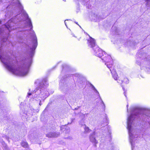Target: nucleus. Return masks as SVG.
<instances>
[{"mask_svg": "<svg viewBox=\"0 0 150 150\" xmlns=\"http://www.w3.org/2000/svg\"><path fill=\"white\" fill-rule=\"evenodd\" d=\"M10 5L6 7V17H10L12 15V10L18 9L21 11V15L18 14L16 16L15 20L17 18L18 21L25 20L26 28L28 29L21 31L18 33V34L27 35V39L25 43V50L29 55V58L26 59L25 63L21 66H18L17 62L13 59L6 54L3 49L2 44L0 43V59L6 68L10 71L21 76H25L28 73L29 68L32 63V57L33 56L35 50L38 45L37 38L34 30L30 19L28 14L23 10V7L19 0H12Z\"/></svg>", "mask_w": 150, "mask_h": 150, "instance_id": "obj_1", "label": "nucleus"}, {"mask_svg": "<svg viewBox=\"0 0 150 150\" xmlns=\"http://www.w3.org/2000/svg\"><path fill=\"white\" fill-rule=\"evenodd\" d=\"M136 117L144 121H149V119H150V110L138 107L134 108L132 110L130 115L128 117L127 128L128 130L129 142L131 144L132 150L134 147V141L135 138L132 133L133 132L132 125L133 120ZM148 123L150 127V121H149Z\"/></svg>", "mask_w": 150, "mask_h": 150, "instance_id": "obj_2", "label": "nucleus"}, {"mask_svg": "<svg viewBox=\"0 0 150 150\" xmlns=\"http://www.w3.org/2000/svg\"><path fill=\"white\" fill-rule=\"evenodd\" d=\"M35 83L37 84L38 87H37L31 93H28L27 96L32 95L33 98L38 99L40 100L39 105H41V99H44L47 98L49 96V93L46 88L48 83L47 79H45L42 80L37 79L35 82Z\"/></svg>", "mask_w": 150, "mask_h": 150, "instance_id": "obj_3", "label": "nucleus"}, {"mask_svg": "<svg viewBox=\"0 0 150 150\" xmlns=\"http://www.w3.org/2000/svg\"><path fill=\"white\" fill-rule=\"evenodd\" d=\"M14 22L15 20L13 18L9 20L4 25L5 27L4 30L0 27V37L3 42H5L7 40L9 32L15 29L13 27L15 25Z\"/></svg>", "mask_w": 150, "mask_h": 150, "instance_id": "obj_4", "label": "nucleus"}, {"mask_svg": "<svg viewBox=\"0 0 150 150\" xmlns=\"http://www.w3.org/2000/svg\"><path fill=\"white\" fill-rule=\"evenodd\" d=\"M88 44L89 47L93 48L95 55L100 58L104 56V52H105L96 45L95 41L93 38L90 37V40H88Z\"/></svg>", "mask_w": 150, "mask_h": 150, "instance_id": "obj_5", "label": "nucleus"}, {"mask_svg": "<svg viewBox=\"0 0 150 150\" xmlns=\"http://www.w3.org/2000/svg\"><path fill=\"white\" fill-rule=\"evenodd\" d=\"M104 56L100 58L103 62L105 63V64L109 69L111 68L113 65V61L111 56L107 54L105 52H104Z\"/></svg>", "mask_w": 150, "mask_h": 150, "instance_id": "obj_6", "label": "nucleus"}, {"mask_svg": "<svg viewBox=\"0 0 150 150\" xmlns=\"http://www.w3.org/2000/svg\"><path fill=\"white\" fill-rule=\"evenodd\" d=\"M95 134V132L91 134L89 137V139L90 141L93 144L94 146L96 147V144L98 143V142L96 139Z\"/></svg>", "mask_w": 150, "mask_h": 150, "instance_id": "obj_7", "label": "nucleus"}, {"mask_svg": "<svg viewBox=\"0 0 150 150\" xmlns=\"http://www.w3.org/2000/svg\"><path fill=\"white\" fill-rule=\"evenodd\" d=\"M60 135V133L57 132H50L46 134V136L49 138L57 137Z\"/></svg>", "mask_w": 150, "mask_h": 150, "instance_id": "obj_8", "label": "nucleus"}, {"mask_svg": "<svg viewBox=\"0 0 150 150\" xmlns=\"http://www.w3.org/2000/svg\"><path fill=\"white\" fill-rule=\"evenodd\" d=\"M91 86L93 89V90L94 91V92L96 93H97V95L99 96L101 101V103L103 105V108L104 109H105V104L103 101L102 100L100 95L99 94V93L98 91L96 90V88L94 87V86L92 84H91Z\"/></svg>", "mask_w": 150, "mask_h": 150, "instance_id": "obj_9", "label": "nucleus"}, {"mask_svg": "<svg viewBox=\"0 0 150 150\" xmlns=\"http://www.w3.org/2000/svg\"><path fill=\"white\" fill-rule=\"evenodd\" d=\"M110 70L111 71V72L112 74V77L115 80H117V78L118 77V75L117 73H116L115 70L114 69H112V68H110Z\"/></svg>", "mask_w": 150, "mask_h": 150, "instance_id": "obj_10", "label": "nucleus"}, {"mask_svg": "<svg viewBox=\"0 0 150 150\" xmlns=\"http://www.w3.org/2000/svg\"><path fill=\"white\" fill-rule=\"evenodd\" d=\"M22 146L24 148H27L28 146V144L27 142H23L21 143Z\"/></svg>", "mask_w": 150, "mask_h": 150, "instance_id": "obj_11", "label": "nucleus"}, {"mask_svg": "<svg viewBox=\"0 0 150 150\" xmlns=\"http://www.w3.org/2000/svg\"><path fill=\"white\" fill-rule=\"evenodd\" d=\"M84 133H87L89 132L90 130L89 129L88 127H86V126L85 125V127H84Z\"/></svg>", "mask_w": 150, "mask_h": 150, "instance_id": "obj_12", "label": "nucleus"}, {"mask_svg": "<svg viewBox=\"0 0 150 150\" xmlns=\"http://www.w3.org/2000/svg\"><path fill=\"white\" fill-rule=\"evenodd\" d=\"M122 83H129V80L127 78H124L123 80H122Z\"/></svg>", "mask_w": 150, "mask_h": 150, "instance_id": "obj_13", "label": "nucleus"}, {"mask_svg": "<svg viewBox=\"0 0 150 150\" xmlns=\"http://www.w3.org/2000/svg\"><path fill=\"white\" fill-rule=\"evenodd\" d=\"M105 129H106V131H108V132L110 134V128L108 126H106L105 127Z\"/></svg>", "mask_w": 150, "mask_h": 150, "instance_id": "obj_14", "label": "nucleus"}, {"mask_svg": "<svg viewBox=\"0 0 150 150\" xmlns=\"http://www.w3.org/2000/svg\"><path fill=\"white\" fill-rule=\"evenodd\" d=\"M146 4L148 7L150 6V0H146Z\"/></svg>", "mask_w": 150, "mask_h": 150, "instance_id": "obj_15", "label": "nucleus"}, {"mask_svg": "<svg viewBox=\"0 0 150 150\" xmlns=\"http://www.w3.org/2000/svg\"><path fill=\"white\" fill-rule=\"evenodd\" d=\"M137 55L138 56V57L140 58H142V57H141V53L140 52L137 54Z\"/></svg>", "mask_w": 150, "mask_h": 150, "instance_id": "obj_16", "label": "nucleus"}, {"mask_svg": "<svg viewBox=\"0 0 150 150\" xmlns=\"http://www.w3.org/2000/svg\"><path fill=\"white\" fill-rule=\"evenodd\" d=\"M136 63L138 65L141 64L140 62L139 61V60L138 59L137 60Z\"/></svg>", "mask_w": 150, "mask_h": 150, "instance_id": "obj_17", "label": "nucleus"}, {"mask_svg": "<svg viewBox=\"0 0 150 150\" xmlns=\"http://www.w3.org/2000/svg\"><path fill=\"white\" fill-rule=\"evenodd\" d=\"M122 88L123 89V90H124V95L126 97V91H125V89L123 87Z\"/></svg>", "mask_w": 150, "mask_h": 150, "instance_id": "obj_18", "label": "nucleus"}, {"mask_svg": "<svg viewBox=\"0 0 150 150\" xmlns=\"http://www.w3.org/2000/svg\"><path fill=\"white\" fill-rule=\"evenodd\" d=\"M75 76L77 77H79L80 76V75L79 74H76L74 75Z\"/></svg>", "mask_w": 150, "mask_h": 150, "instance_id": "obj_19", "label": "nucleus"}, {"mask_svg": "<svg viewBox=\"0 0 150 150\" xmlns=\"http://www.w3.org/2000/svg\"><path fill=\"white\" fill-rule=\"evenodd\" d=\"M5 138L8 140V141L9 142L8 137L6 136H5L4 137Z\"/></svg>", "mask_w": 150, "mask_h": 150, "instance_id": "obj_20", "label": "nucleus"}, {"mask_svg": "<svg viewBox=\"0 0 150 150\" xmlns=\"http://www.w3.org/2000/svg\"><path fill=\"white\" fill-rule=\"evenodd\" d=\"M2 144H3L4 146L5 147L6 146V144H5V142L4 141L2 142Z\"/></svg>", "mask_w": 150, "mask_h": 150, "instance_id": "obj_21", "label": "nucleus"}, {"mask_svg": "<svg viewBox=\"0 0 150 150\" xmlns=\"http://www.w3.org/2000/svg\"><path fill=\"white\" fill-rule=\"evenodd\" d=\"M75 120V118H71V122L70 123H71L72 122H73V121Z\"/></svg>", "mask_w": 150, "mask_h": 150, "instance_id": "obj_22", "label": "nucleus"}, {"mask_svg": "<svg viewBox=\"0 0 150 150\" xmlns=\"http://www.w3.org/2000/svg\"><path fill=\"white\" fill-rule=\"evenodd\" d=\"M66 66H67V65L66 64H64L63 66V69H65V67Z\"/></svg>", "mask_w": 150, "mask_h": 150, "instance_id": "obj_23", "label": "nucleus"}, {"mask_svg": "<svg viewBox=\"0 0 150 150\" xmlns=\"http://www.w3.org/2000/svg\"><path fill=\"white\" fill-rule=\"evenodd\" d=\"M66 20H65V21H64V23H65V25H66V26L67 27V24H66V23L65 22L66 21Z\"/></svg>", "mask_w": 150, "mask_h": 150, "instance_id": "obj_24", "label": "nucleus"}, {"mask_svg": "<svg viewBox=\"0 0 150 150\" xmlns=\"http://www.w3.org/2000/svg\"><path fill=\"white\" fill-rule=\"evenodd\" d=\"M19 38L20 39H22V36H20Z\"/></svg>", "mask_w": 150, "mask_h": 150, "instance_id": "obj_25", "label": "nucleus"}, {"mask_svg": "<svg viewBox=\"0 0 150 150\" xmlns=\"http://www.w3.org/2000/svg\"><path fill=\"white\" fill-rule=\"evenodd\" d=\"M115 28V27L114 26H112V29L113 30V29L114 28Z\"/></svg>", "mask_w": 150, "mask_h": 150, "instance_id": "obj_26", "label": "nucleus"}, {"mask_svg": "<svg viewBox=\"0 0 150 150\" xmlns=\"http://www.w3.org/2000/svg\"><path fill=\"white\" fill-rule=\"evenodd\" d=\"M1 22H2V21H1V20L0 19V24H1Z\"/></svg>", "mask_w": 150, "mask_h": 150, "instance_id": "obj_27", "label": "nucleus"}, {"mask_svg": "<svg viewBox=\"0 0 150 150\" xmlns=\"http://www.w3.org/2000/svg\"><path fill=\"white\" fill-rule=\"evenodd\" d=\"M69 129L68 130V132H70V129H69V128H68Z\"/></svg>", "mask_w": 150, "mask_h": 150, "instance_id": "obj_28", "label": "nucleus"}, {"mask_svg": "<svg viewBox=\"0 0 150 150\" xmlns=\"http://www.w3.org/2000/svg\"><path fill=\"white\" fill-rule=\"evenodd\" d=\"M18 42H22L21 41H19V40H18Z\"/></svg>", "mask_w": 150, "mask_h": 150, "instance_id": "obj_29", "label": "nucleus"}, {"mask_svg": "<svg viewBox=\"0 0 150 150\" xmlns=\"http://www.w3.org/2000/svg\"><path fill=\"white\" fill-rule=\"evenodd\" d=\"M75 23L76 24H77V25H79V24H78V23H77V22H75Z\"/></svg>", "mask_w": 150, "mask_h": 150, "instance_id": "obj_30", "label": "nucleus"}, {"mask_svg": "<svg viewBox=\"0 0 150 150\" xmlns=\"http://www.w3.org/2000/svg\"><path fill=\"white\" fill-rule=\"evenodd\" d=\"M22 103H21L20 104V107H21V105H22Z\"/></svg>", "mask_w": 150, "mask_h": 150, "instance_id": "obj_31", "label": "nucleus"}, {"mask_svg": "<svg viewBox=\"0 0 150 150\" xmlns=\"http://www.w3.org/2000/svg\"><path fill=\"white\" fill-rule=\"evenodd\" d=\"M128 105H127V108H128Z\"/></svg>", "mask_w": 150, "mask_h": 150, "instance_id": "obj_32", "label": "nucleus"}, {"mask_svg": "<svg viewBox=\"0 0 150 150\" xmlns=\"http://www.w3.org/2000/svg\"><path fill=\"white\" fill-rule=\"evenodd\" d=\"M63 1H65V0H63Z\"/></svg>", "mask_w": 150, "mask_h": 150, "instance_id": "obj_33", "label": "nucleus"}, {"mask_svg": "<svg viewBox=\"0 0 150 150\" xmlns=\"http://www.w3.org/2000/svg\"><path fill=\"white\" fill-rule=\"evenodd\" d=\"M63 1H65V0H63Z\"/></svg>", "mask_w": 150, "mask_h": 150, "instance_id": "obj_34", "label": "nucleus"}, {"mask_svg": "<svg viewBox=\"0 0 150 150\" xmlns=\"http://www.w3.org/2000/svg\"><path fill=\"white\" fill-rule=\"evenodd\" d=\"M63 1H65V0H63Z\"/></svg>", "mask_w": 150, "mask_h": 150, "instance_id": "obj_35", "label": "nucleus"}, {"mask_svg": "<svg viewBox=\"0 0 150 150\" xmlns=\"http://www.w3.org/2000/svg\"><path fill=\"white\" fill-rule=\"evenodd\" d=\"M68 138H69H69H70V137H68Z\"/></svg>", "mask_w": 150, "mask_h": 150, "instance_id": "obj_36", "label": "nucleus"}, {"mask_svg": "<svg viewBox=\"0 0 150 150\" xmlns=\"http://www.w3.org/2000/svg\"><path fill=\"white\" fill-rule=\"evenodd\" d=\"M148 135H150V134H149Z\"/></svg>", "mask_w": 150, "mask_h": 150, "instance_id": "obj_37", "label": "nucleus"}]
</instances>
